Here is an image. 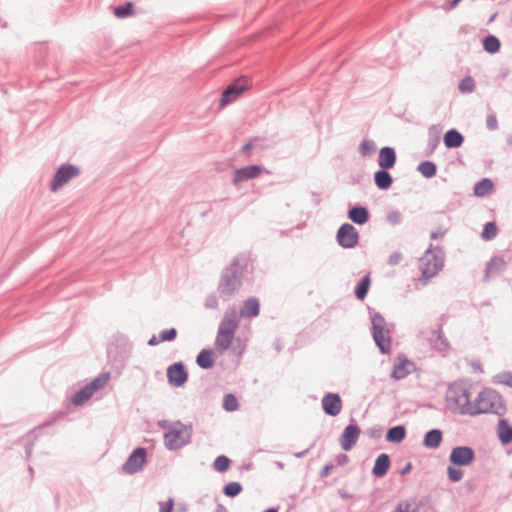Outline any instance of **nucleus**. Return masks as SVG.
<instances>
[{"mask_svg": "<svg viewBox=\"0 0 512 512\" xmlns=\"http://www.w3.org/2000/svg\"><path fill=\"white\" fill-rule=\"evenodd\" d=\"M264 512H278V510L275 508H269V509L265 510Z\"/></svg>", "mask_w": 512, "mask_h": 512, "instance_id": "obj_64", "label": "nucleus"}, {"mask_svg": "<svg viewBox=\"0 0 512 512\" xmlns=\"http://www.w3.org/2000/svg\"><path fill=\"white\" fill-rule=\"evenodd\" d=\"M486 126L489 130L493 131L498 128V120L494 113L489 114L486 118Z\"/></svg>", "mask_w": 512, "mask_h": 512, "instance_id": "obj_51", "label": "nucleus"}, {"mask_svg": "<svg viewBox=\"0 0 512 512\" xmlns=\"http://www.w3.org/2000/svg\"><path fill=\"white\" fill-rule=\"evenodd\" d=\"M134 4L133 2H126L122 6H117L114 9V15L117 18L123 19L133 14Z\"/></svg>", "mask_w": 512, "mask_h": 512, "instance_id": "obj_36", "label": "nucleus"}, {"mask_svg": "<svg viewBox=\"0 0 512 512\" xmlns=\"http://www.w3.org/2000/svg\"><path fill=\"white\" fill-rule=\"evenodd\" d=\"M414 366L406 355L399 354L396 358V363L391 372V378L398 381L406 378L411 373V368Z\"/></svg>", "mask_w": 512, "mask_h": 512, "instance_id": "obj_13", "label": "nucleus"}, {"mask_svg": "<svg viewBox=\"0 0 512 512\" xmlns=\"http://www.w3.org/2000/svg\"><path fill=\"white\" fill-rule=\"evenodd\" d=\"M498 228L494 222H487L482 231V238L485 240H492L496 237Z\"/></svg>", "mask_w": 512, "mask_h": 512, "instance_id": "obj_42", "label": "nucleus"}, {"mask_svg": "<svg viewBox=\"0 0 512 512\" xmlns=\"http://www.w3.org/2000/svg\"><path fill=\"white\" fill-rule=\"evenodd\" d=\"M440 134L441 129L438 126L432 125L429 127L426 156H430L434 153L435 149L440 143Z\"/></svg>", "mask_w": 512, "mask_h": 512, "instance_id": "obj_23", "label": "nucleus"}, {"mask_svg": "<svg viewBox=\"0 0 512 512\" xmlns=\"http://www.w3.org/2000/svg\"><path fill=\"white\" fill-rule=\"evenodd\" d=\"M321 403L324 412L329 416H337L342 410V400L337 393H327Z\"/></svg>", "mask_w": 512, "mask_h": 512, "instance_id": "obj_15", "label": "nucleus"}, {"mask_svg": "<svg viewBox=\"0 0 512 512\" xmlns=\"http://www.w3.org/2000/svg\"><path fill=\"white\" fill-rule=\"evenodd\" d=\"M204 305L207 309H216L218 307V298L216 295L211 294L207 296Z\"/></svg>", "mask_w": 512, "mask_h": 512, "instance_id": "obj_52", "label": "nucleus"}, {"mask_svg": "<svg viewBox=\"0 0 512 512\" xmlns=\"http://www.w3.org/2000/svg\"><path fill=\"white\" fill-rule=\"evenodd\" d=\"M262 172V168L259 165H250L236 169L234 171L232 182L234 185L240 182L257 178Z\"/></svg>", "mask_w": 512, "mask_h": 512, "instance_id": "obj_16", "label": "nucleus"}, {"mask_svg": "<svg viewBox=\"0 0 512 512\" xmlns=\"http://www.w3.org/2000/svg\"><path fill=\"white\" fill-rule=\"evenodd\" d=\"M504 406L501 396L492 389H484L478 394L475 404L472 406L471 415L482 413H495L502 415Z\"/></svg>", "mask_w": 512, "mask_h": 512, "instance_id": "obj_3", "label": "nucleus"}, {"mask_svg": "<svg viewBox=\"0 0 512 512\" xmlns=\"http://www.w3.org/2000/svg\"><path fill=\"white\" fill-rule=\"evenodd\" d=\"M333 467H334V466H333V464H331V463L326 464V465H325V466L320 470V473H319L320 477H321V478H326V477H328V476L330 475V472H331V470L333 469Z\"/></svg>", "mask_w": 512, "mask_h": 512, "instance_id": "obj_56", "label": "nucleus"}, {"mask_svg": "<svg viewBox=\"0 0 512 512\" xmlns=\"http://www.w3.org/2000/svg\"><path fill=\"white\" fill-rule=\"evenodd\" d=\"M417 170L421 173L423 177L432 178L436 175L437 166L434 162L423 161L418 165Z\"/></svg>", "mask_w": 512, "mask_h": 512, "instance_id": "obj_33", "label": "nucleus"}, {"mask_svg": "<svg viewBox=\"0 0 512 512\" xmlns=\"http://www.w3.org/2000/svg\"><path fill=\"white\" fill-rule=\"evenodd\" d=\"M458 4H459V2L457 0H451L447 3H445L442 6V8L446 11H450V10L454 9Z\"/></svg>", "mask_w": 512, "mask_h": 512, "instance_id": "obj_58", "label": "nucleus"}, {"mask_svg": "<svg viewBox=\"0 0 512 512\" xmlns=\"http://www.w3.org/2000/svg\"><path fill=\"white\" fill-rule=\"evenodd\" d=\"M108 379H109L108 374H106V375L103 374V375H100V376L96 377L95 379H93L87 385L90 388V390L92 391V393L94 394V392L96 390L103 388L107 384Z\"/></svg>", "mask_w": 512, "mask_h": 512, "instance_id": "obj_44", "label": "nucleus"}, {"mask_svg": "<svg viewBox=\"0 0 512 512\" xmlns=\"http://www.w3.org/2000/svg\"><path fill=\"white\" fill-rule=\"evenodd\" d=\"M432 346L438 351H445L448 349L449 342L445 338L441 329L438 330L436 338L432 340Z\"/></svg>", "mask_w": 512, "mask_h": 512, "instance_id": "obj_37", "label": "nucleus"}, {"mask_svg": "<svg viewBox=\"0 0 512 512\" xmlns=\"http://www.w3.org/2000/svg\"><path fill=\"white\" fill-rule=\"evenodd\" d=\"M161 342V340H159V336H155L153 335L149 340H148V345L150 346H155L157 344H159Z\"/></svg>", "mask_w": 512, "mask_h": 512, "instance_id": "obj_60", "label": "nucleus"}, {"mask_svg": "<svg viewBox=\"0 0 512 512\" xmlns=\"http://www.w3.org/2000/svg\"><path fill=\"white\" fill-rule=\"evenodd\" d=\"M393 512H419V506L414 501H400Z\"/></svg>", "mask_w": 512, "mask_h": 512, "instance_id": "obj_38", "label": "nucleus"}, {"mask_svg": "<svg viewBox=\"0 0 512 512\" xmlns=\"http://www.w3.org/2000/svg\"><path fill=\"white\" fill-rule=\"evenodd\" d=\"M385 326V318L380 313H375L372 316V335L382 354L389 353L391 349L389 330H387Z\"/></svg>", "mask_w": 512, "mask_h": 512, "instance_id": "obj_6", "label": "nucleus"}, {"mask_svg": "<svg viewBox=\"0 0 512 512\" xmlns=\"http://www.w3.org/2000/svg\"><path fill=\"white\" fill-rule=\"evenodd\" d=\"M261 141V139L259 137H255L253 139H250L248 142H246L243 146H242V152L249 155L250 151L255 148V147H260L262 149H265L266 146L263 145V144H260L259 142Z\"/></svg>", "mask_w": 512, "mask_h": 512, "instance_id": "obj_46", "label": "nucleus"}, {"mask_svg": "<svg viewBox=\"0 0 512 512\" xmlns=\"http://www.w3.org/2000/svg\"><path fill=\"white\" fill-rule=\"evenodd\" d=\"M412 469V464L410 462H408L403 468L402 470L400 471L401 475H405V474H408Z\"/></svg>", "mask_w": 512, "mask_h": 512, "instance_id": "obj_61", "label": "nucleus"}, {"mask_svg": "<svg viewBox=\"0 0 512 512\" xmlns=\"http://www.w3.org/2000/svg\"><path fill=\"white\" fill-rule=\"evenodd\" d=\"M239 314L235 309L226 312L220 322L218 330H224L235 333L239 325Z\"/></svg>", "mask_w": 512, "mask_h": 512, "instance_id": "obj_17", "label": "nucleus"}, {"mask_svg": "<svg viewBox=\"0 0 512 512\" xmlns=\"http://www.w3.org/2000/svg\"><path fill=\"white\" fill-rule=\"evenodd\" d=\"M242 491V485L239 482H230L223 488V493L227 497H236Z\"/></svg>", "mask_w": 512, "mask_h": 512, "instance_id": "obj_40", "label": "nucleus"}, {"mask_svg": "<svg viewBox=\"0 0 512 512\" xmlns=\"http://www.w3.org/2000/svg\"><path fill=\"white\" fill-rule=\"evenodd\" d=\"M446 230H443L442 228H438L436 231H432L430 234L431 239H438L445 235Z\"/></svg>", "mask_w": 512, "mask_h": 512, "instance_id": "obj_57", "label": "nucleus"}, {"mask_svg": "<svg viewBox=\"0 0 512 512\" xmlns=\"http://www.w3.org/2000/svg\"><path fill=\"white\" fill-rule=\"evenodd\" d=\"M168 382L175 387H180L188 380V373L182 362L170 365L167 369Z\"/></svg>", "mask_w": 512, "mask_h": 512, "instance_id": "obj_12", "label": "nucleus"}, {"mask_svg": "<svg viewBox=\"0 0 512 512\" xmlns=\"http://www.w3.org/2000/svg\"><path fill=\"white\" fill-rule=\"evenodd\" d=\"M348 218L357 225H363L369 221L370 213L366 207L357 205L349 209Z\"/></svg>", "mask_w": 512, "mask_h": 512, "instance_id": "obj_20", "label": "nucleus"}, {"mask_svg": "<svg viewBox=\"0 0 512 512\" xmlns=\"http://www.w3.org/2000/svg\"><path fill=\"white\" fill-rule=\"evenodd\" d=\"M370 283H371L370 277H369V275H366L356 285L354 292H355V296L359 300H363L366 297L369 287H370Z\"/></svg>", "mask_w": 512, "mask_h": 512, "instance_id": "obj_35", "label": "nucleus"}, {"mask_svg": "<svg viewBox=\"0 0 512 512\" xmlns=\"http://www.w3.org/2000/svg\"><path fill=\"white\" fill-rule=\"evenodd\" d=\"M390 468V456L386 453L380 454L374 463L372 473L375 477H384Z\"/></svg>", "mask_w": 512, "mask_h": 512, "instance_id": "obj_21", "label": "nucleus"}, {"mask_svg": "<svg viewBox=\"0 0 512 512\" xmlns=\"http://www.w3.org/2000/svg\"><path fill=\"white\" fill-rule=\"evenodd\" d=\"M249 260L248 253H240L231 260L229 266L223 269L217 290L224 301L232 299L241 288L242 278Z\"/></svg>", "mask_w": 512, "mask_h": 512, "instance_id": "obj_1", "label": "nucleus"}, {"mask_svg": "<svg viewBox=\"0 0 512 512\" xmlns=\"http://www.w3.org/2000/svg\"><path fill=\"white\" fill-rule=\"evenodd\" d=\"M396 163V153L391 147H383L379 152L378 164L382 169H391Z\"/></svg>", "mask_w": 512, "mask_h": 512, "instance_id": "obj_18", "label": "nucleus"}, {"mask_svg": "<svg viewBox=\"0 0 512 512\" xmlns=\"http://www.w3.org/2000/svg\"><path fill=\"white\" fill-rule=\"evenodd\" d=\"M462 93H471L475 90V81L471 76H465L458 85Z\"/></svg>", "mask_w": 512, "mask_h": 512, "instance_id": "obj_43", "label": "nucleus"}, {"mask_svg": "<svg viewBox=\"0 0 512 512\" xmlns=\"http://www.w3.org/2000/svg\"><path fill=\"white\" fill-rule=\"evenodd\" d=\"M500 41L496 36L488 35L483 39V48L486 52L494 54L500 50Z\"/></svg>", "mask_w": 512, "mask_h": 512, "instance_id": "obj_34", "label": "nucleus"}, {"mask_svg": "<svg viewBox=\"0 0 512 512\" xmlns=\"http://www.w3.org/2000/svg\"><path fill=\"white\" fill-rule=\"evenodd\" d=\"M192 434V424L176 421L175 429L164 434V445L170 451L179 450L191 442Z\"/></svg>", "mask_w": 512, "mask_h": 512, "instance_id": "obj_4", "label": "nucleus"}, {"mask_svg": "<svg viewBox=\"0 0 512 512\" xmlns=\"http://www.w3.org/2000/svg\"><path fill=\"white\" fill-rule=\"evenodd\" d=\"M260 313L259 300L255 297H249L244 301V304L240 310L239 317L252 318L258 316Z\"/></svg>", "mask_w": 512, "mask_h": 512, "instance_id": "obj_19", "label": "nucleus"}, {"mask_svg": "<svg viewBox=\"0 0 512 512\" xmlns=\"http://www.w3.org/2000/svg\"><path fill=\"white\" fill-rule=\"evenodd\" d=\"M336 238L342 248L350 249L358 244L359 233L353 225L344 223L338 229Z\"/></svg>", "mask_w": 512, "mask_h": 512, "instance_id": "obj_10", "label": "nucleus"}, {"mask_svg": "<svg viewBox=\"0 0 512 512\" xmlns=\"http://www.w3.org/2000/svg\"><path fill=\"white\" fill-rule=\"evenodd\" d=\"M444 144L448 149L458 148L464 142L463 135L456 129H450L444 134Z\"/></svg>", "mask_w": 512, "mask_h": 512, "instance_id": "obj_24", "label": "nucleus"}, {"mask_svg": "<svg viewBox=\"0 0 512 512\" xmlns=\"http://www.w3.org/2000/svg\"><path fill=\"white\" fill-rule=\"evenodd\" d=\"M387 220L390 224L392 225H397L401 222L402 220V215L399 211L397 210H394V211H391L388 213L387 215Z\"/></svg>", "mask_w": 512, "mask_h": 512, "instance_id": "obj_50", "label": "nucleus"}, {"mask_svg": "<svg viewBox=\"0 0 512 512\" xmlns=\"http://www.w3.org/2000/svg\"><path fill=\"white\" fill-rule=\"evenodd\" d=\"M158 426L162 429H165L167 431H172L175 429L176 421L175 422H169L168 420H159Z\"/></svg>", "mask_w": 512, "mask_h": 512, "instance_id": "obj_55", "label": "nucleus"}, {"mask_svg": "<svg viewBox=\"0 0 512 512\" xmlns=\"http://www.w3.org/2000/svg\"><path fill=\"white\" fill-rule=\"evenodd\" d=\"M443 440V433L440 429H431L424 435L423 446L429 449H437Z\"/></svg>", "mask_w": 512, "mask_h": 512, "instance_id": "obj_22", "label": "nucleus"}, {"mask_svg": "<svg viewBox=\"0 0 512 512\" xmlns=\"http://www.w3.org/2000/svg\"><path fill=\"white\" fill-rule=\"evenodd\" d=\"M216 512H227L222 505H218Z\"/></svg>", "mask_w": 512, "mask_h": 512, "instance_id": "obj_63", "label": "nucleus"}, {"mask_svg": "<svg viewBox=\"0 0 512 512\" xmlns=\"http://www.w3.org/2000/svg\"><path fill=\"white\" fill-rule=\"evenodd\" d=\"M197 365L202 369H210L214 365L213 351L203 349L196 357Z\"/></svg>", "mask_w": 512, "mask_h": 512, "instance_id": "obj_29", "label": "nucleus"}, {"mask_svg": "<svg viewBox=\"0 0 512 512\" xmlns=\"http://www.w3.org/2000/svg\"><path fill=\"white\" fill-rule=\"evenodd\" d=\"M80 174V169L72 164L60 166L51 181L50 190L56 192L60 187L68 183L74 177Z\"/></svg>", "mask_w": 512, "mask_h": 512, "instance_id": "obj_7", "label": "nucleus"}, {"mask_svg": "<svg viewBox=\"0 0 512 512\" xmlns=\"http://www.w3.org/2000/svg\"><path fill=\"white\" fill-rule=\"evenodd\" d=\"M506 269V262L502 257H493L486 265V277L495 276Z\"/></svg>", "mask_w": 512, "mask_h": 512, "instance_id": "obj_26", "label": "nucleus"}, {"mask_svg": "<svg viewBox=\"0 0 512 512\" xmlns=\"http://www.w3.org/2000/svg\"><path fill=\"white\" fill-rule=\"evenodd\" d=\"M239 407V403H238V400L237 398L229 393V394H226L224 396V399H223V408L228 411V412H232V411H235L237 410Z\"/></svg>", "mask_w": 512, "mask_h": 512, "instance_id": "obj_41", "label": "nucleus"}, {"mask_svg": "<svg viewBox=\"0 0 512 512\" xmlns=\"http://www.w3.org/2000/svg\"><path fill=\"white\" fill-rule=\"evenodd\" d=\"M93 393L88 387V385H85L83 388L78 390L72 397L71 401L74 405H81L85 401L89 400L92 397Z\"/></svg>", "mask_w": 512, "mask_h": 512, "instance_id": "obj_32", "label": "nucleus"}, {"mask_svg": "<svg viewBox=\"0 0 512 512\" xmlns=\"http://www.w3.org/2000/svg\"><path fill=\"white\" fill-rule=\"evenodd\" d=\"M447 474L451 482H458L462 479L464 473L461 469L449 466L447 468Z\"/></svg>", "mask_w": 512, "mask_h": 512, "instance_id": "obj_47", "label": "nucleus"}, {"mask_svg": "<svg viewBox=\"0 0 512 512\" xmlns=\"http://www.w3.org/2000/svg\"><path fill=\"white\" fill-rule=\"evenodd\" d=\"M177 336V330L175 328H170L167 330H163L159 334V340L163 341H173Z\"/></svg>", "mask_w": 512, "mask_h": 512, "instance_id": "obj_48", "label": "nucleus"}, {"mask_svg": "<svg viewBox=\"0 0 512 512\" xmlns=\"http://www.w3.org/2000/svg\"><path fill=\"white\" fill-rule=\"evenodd\" d=\"M388 169L378 170L374 174V181L376 186L381 190H387L391 187L393 179Z\"/></svg>", "mask_w": 512, "mask_h": 512, "instance_id": "obj_27", "label": "nucleus"}, {"mask_svg": "<svg viewBox=\"0 0 512 512\" xmlns=\"http://www.w3.org/2000/svg\"><path fill=\"white\" fill-rule=\"evenodd\" d=\"M497 382L512 387V372H505L496 376Z\"/></svg>", "mask_w": 512, "mask_h": 512, "instance_id": "obj_49", "label": "nucleus"}, {"mask_svg": "<svg viewBox=\"0 0 512 512\" xmlns=\"http://www.w3.org/2000/svg\"><path fill=\"white\" fill-rule=\"evenodd\" d=\"M249 88V79L240 77L233 81L222 93L220 106L224 107L236 100L243 92Z\"/></svg>", "mask_w": 512, "mask_h": 512, "instance_id": "obj_8", "label": "nucleus"}, {"mask_svg": "<svg viewBox=\"0 0 512 512\" xmlns=\"http://www.w3.org/2000/svg\"><path fill=\"white\" fill-rule=\"evenodd\" d=\"M147 461V450L144 447L136 448L125 463L122 465V470L126 474H135L141 471Z\"/></svg>", "mask_w": 512, "mask_h": 512, "instance_id": "obj_9", "label": "nucleus"}, {"mask_svg": "<svg viewBox=\"0 0 512 512\" xmlns=\"http://www.w3.org/2000/svg\"><path fill=\"white\" fill-rule=\"evenodd\" d=\"M230 463H231V461H230V459H229L227 456H225V455H220V456H218V457L214 460V462H213V468H214L216 471H218V472H220V473H223V472H225V471H227V470H228V468H229V466H230Z\"/></svg>", "mask_w": 512, "mask_h": 512, "instance_id": "obj_39", "label": "nucleus"}, {"mask_svg": "<svg viewBox=\"0 0 512 512\" xmlns=\"http://www.w3.org/2000/svg\"><path fill=\"white\" fill-rule=\"evenodd\" d=\"M403 259V255L400 252H394L388 258V264L391 266L398 265Z\"/></svg>", "mask_w": 512, "mask_h": 512, "instance_id": "obj_53", "label": "nucleus"}, {"mask_svg": "<svg viewBox=\"0 0 512 512\" xmlns=\"http://www.w3.org/2000/svg\"><path fill=\"white\" fill-rule=\"evenodd\" d=\"M446 401L451 410L462 415H471L473 404L465 384L457 382L451 384L447 389Z\"/></svg>", "mask_w": 512, "mask_h": 512, "instance_id": "obj_2", "label": "nucleus"}, {"mask_svg": "<svg viewBox=\"0 0 512 512\" xmlns=\"http://www.w3.org/2000/svg\"><path fill=\"white\" fill-rule=\"evenodd\" d=\"M234 335L235 333L233 332L218 330L217 337L215 340L216 346L222 351L227 350L232 343Z\"/></svg>", "mask_w": 512, "mask_h": 512, "instance_id": "obj_30", "label": "nucleus"}, {"mask_svg": "<svg viewBox=\"0 0 512 512\" xmlns=\"http://www.w3.org/2000/svg\"><path fill=\"white\" fill-rule=\"evenodd\" d=\"M443 267V256L440 247H433L430 244L425 254L419 259V269L422 273V278L429 280Z\"/></svg>", "mask_w": 512, "mask_h": 512, "instance_id": "obj_5", "label": "nucleus"}, {"mask_svg": "<svg viewBox=\"0 0 512 512\" xmlns=\"http://www.w3.org/2000/svg\"><path fill=\"white\" fill-rule=\"evenodd\" d=\"M360 433V428L356 424L346 426L339 439L341 448L345 451L351 450L356 445Z\"/></svg>", "mask_w": 512, "mask_h": 512, "instance_id": "obj_14", "label": "nucleus"}, {"mask_svg": "<svg viewBox=\"0 0 512 512\" xmlns=\"http://www.w3.org/2000/svg\"><path fill=\"white\" fill-rule=\"evenodd\" d=\"M475 459V452L468 446L454 447L450 453L449 461L456 466H467Z\"/></svg>", "mask_w": 512, "mask_h": 512, "instance_id": "obj_11", "label": "nucleus"}, {"mask_svg": "<svg viewBox=\"0 0 512 512\" xmlns=\"http://www.w3.org/2000/svg\"><path fill=\"white\" fill-rule=\"evenodd\" d=\"M406 437V428L398 425L388 429L386 433V441L394 444L401 443Z\"/></svg>", "mask_w": 512, "mask_h": 512, "instance_id": "obj_28", "label": "nucleus"}, {"mask_svg": "<svg viewBox=\"0 0 512 512\" xmlns=\"http://www.w3.org/2000/svg\"><path fill=\"white\" fill-rule=\"evenodd\" d=\"M308 451H309V449H306L304 451L298 452V453L295 454V457H297V458L304 457L307 454Z\"/></svg>", "mask_w": 512, "mask_h": 512, "instance_id": "obj_62", "label": "nucleus"}, {"mask_svg": "<svg viewBox=\"0 0 512 512\" xmlns=\"http://www.w3.org/2000/svg\"><path fill=\"white\" fill-rule=\"evenodd\" d=\"M498 437L503 445L512 442V426L509 425L506 419H500L497 427Z\"/></svg>", "mask_w": 512, "mask_h": 512, "instance_id": "obj_25", "label": "nucleus"}, {"mask_svg": "<svg viewBox=\"0 0 512 512\" xmlns=\"http://www.w3.org/2000/svg\"><path fill=\"white\" fill-rule=\"evenodd\" d=\"M349 461V457L346 454H340L337 456V464L343 466L347 464Z\"/></svg>", "mask_w": 512, "mask_h": 512, "instance_id": "obj_59", "label": "nucleus"}, {"mask_svg": "<svg viewBox=\"0 0 512 512\" xmlns=\"http://www.w3.org/2000/svg\"><path fill=\"white\" fill-rule=\"evenodd\" d=\"M493 188L494 184L492 180L489 178H483L475 184L473 192L476 196L483 197L491 193Z\"/></svg>", "mask_w": 512, "mask_h": 512, "instance_id": "obj_31", "label": "nucleus"}, {"mask_svg": "<svg viewBox=\"0 0 512 512\" xmlns=\"http://www.w3.org/2000/svg\"><path fill=\"white\" fill-rule=\"evenodd\" d=\"M160 511L159 512H172L174 500L173 498H169L166 502H159Z\"/></svg>", "mask_w": 512, "mask_h": 512, "instance_id": "obj_54", "label": "nucleus"}, {"mask_svg": "<svg viewBox=\"0 0 512 512\" xmlns=\"http://www.w3.org/2000/svg\"><path fill=\"white\" fill-rule=\"evenodd\" d=\"M375 151V144L371 140H363L359 146V152L362 156H369Z\"/></svg>", "mask_w": 512, "mask_h": 512, "instance_id": "obj_45", "label": "nucleus"}]
</instances>
